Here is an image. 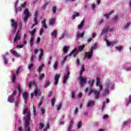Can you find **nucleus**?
<instances>
[{
    "label": "nucleus",
    "mask_w": 131,
    "mask_h": 131,
    "mask_svg": "<svg viewBox=\"0 0 131 131\" xmlns=\"http://www.w3.org/2000/svg\"><path fill=\"white\" fill-rule=\"evenodd\" d=\"M23 115L26 114V117L24 118V120L25 121V128L27 131H30L31 129L30 128V120L31 119V113H30V110L28 107H26L23 112Z\"/></svg>",
    "instance_id": "1"
},
{
    "label": "nucleus",
    "mask_w": 131,
    "mask_h": 131,
    "mask_svg": "<svg viewBox=\"0 0 131 131\" xmlns=\"http://www.w3.org/2000/svg\"><path fill=\"white\" fill-rule=\"evenodd\" d=\"M24 14L25 15L24 21H25V22H27V21H28V19H29V17H30V12H29L28 9L26 8L25 10Z\"/></svg>",
    "instance_id": "2"
},
{
    "label": "nucleus",
    "mask_w": 131,
    "mask_h": 131,
    "mask_svg": "<svg viewBox=\"0 0 131 131\" xmlns=\"http://www.w3.org/2000/svg\"><path fill=\"white\" fill-rule=\"evenodd\" d=\"M93 93H94L95 94V99H99V96H100V93H101V91H100V89L99 91L96 90H91L89 92V94L92 95Z\"/></svg>",
    "instance_id": "3"
},
{
    "label": "nucleus",
    "mask_w": 131,
    "mask_h": 131,
    "mask_svg": "<svg viewBox=\"0 0 131 131\" xmlns=\"http://www.w3.org/2000/svg\"><path fill=\"white\" fill-rule=\"evenodd\" d=\"M94 54V52L93 51H90V52H87L85 53L84 54V58L85 59H88V60H90L92 59L93 57V54Z\"/></svg>",
    "instance_id": "4"
},
{
    "label": "nucleus",
    "mask_w": 131,
    "mask_h": 131,
    "mask_svg": "<svg viewBox=\"0 0 131 131\" xmlns=\"http://www.w3.org/2000/svg\"><path fill=\"white\" fill-rule=\"evenodd\" d=\"M113 30V28H110L109 26L106 27V28H104L103 30H102V32H101V35H103V34H105L108 32V31H112Z\"/></svg>",
    "instance_id": "5"
},
{
    "label": "nucleus",
    "mask_w": 131,
    "mask_h": 131,
    "mask_svg": "<svg viewBox=\"0 0 131 131\" xmlns=\"http://www.w3.org/2000/svg\"><path fill=\"white\" fill-rule=\"evenodd\" d=\"M96 85V86H99L100 92H102V91H103V85L100 84V78L99 77L97 78Z\"/></svg>",
    "instance_id": "6"
},
{
    "label": "nucleus",
    "mask_w": 131,
    "mask_h": 131,
    "mask_svg": "<svg viewBox=\"0 0 131 131\" xmlns=\"http://www.w3.org/2000/svg\"><path fill=\"white\" fill-rule=\"evenodd\" d=\"M20 39H21V35L20 34V32L18 31L13 38V41L16 42L17 40H20Z\"/></svg>",
    "instance_id": "7"
},
{
    "label": "nucleus",
    "mask_w": 131,
    "mask_h": 131,
    "mask_svg": "<svg viewBox=\"0 0 131 131\" xmlns=\"http://www.w3.org/2000/svg\"><path fill=\"white\" fill-rule=\"evenodd\" d=\"M11 25L13 28H18V23L16 21H15L14 19H11Z\"/></svg>",
    "instance_id": "8"
},
{
    "label": "nucleus",
    "mask_w": 131,
    "mask_h": 131,
    "mask_svg": "<svg viewBox=\"0 0 131 131\" xmlns=\"http://www.w3.org/2000/svg\"><path fill=\"white\" fill-rule=\"evenodd\" d=\"M7 101L9 103H14V102H15V96L10 95L8 97Z\"/></svg>",
    "instance_id": "9"
},
{
    "label": "nucleus",
    "mask_w": 131,
    "mask_h": 131,
    "mask_svg": "<svg viewBox=\"0 0 131 131\" xmlns=\"http://www.w3.org/2000/svg\"><path fill=\"white\" fill-rule=\"evenodd\" d=\"M80 79L81 86H83V84H85V83H86V78L82 77H80Z\"/></svg>",
    "instance_id": "10"
},
{
    "label": "nucleus",
    "mask_w": 131,
    "mask_h": 131,
    "mask_svg": "<svg viewBox=\"0 0 131 131\" xmlns=\"http://www.w3.org/2000/svg\"><path fill=\"white\" fill-rule=\"evenodd\" d=\"M60 75L56 74L54 77V84L55 85H57L58 84V82H59V78H60Z\"/></svg>",
    "instance_id": "11"
},
{
    "label": "nucleus",
    "mask_w": 131,
    "mask_h": 131,
    "mask_svg": "<svg viewBox=\"0 0 131 131\" xmlns=\"http://www.w3.org/2000/svg\"><path fill=\"white\" fill-rule=\"evenodd\" d=\"M69 75H70V72L68 71L67 74L64 75L63 83H66L67 82V80L69 78Z\"/></svg>",
    "instance_id": "12"
},
{
    "label": "nucleus",
    "mask_w": 131,
    "mask_h": 131,
    "mask_svg": "<svg viewBox=\"0 0 131 131\" xmlns=\"http://www.w3.org/2000/svg\"><path fill=\"white\" fill-rule=\"evenodd\" d=\"M34 94L35 97H39V96L41 95V93L38 91V88H36L34 89Z\"/></svg>",
    "instance_id": "13"
},
{
    "label": "nucleus",
    "mask_w": 131,
    "mask_h": 131,
    "mask_svg": "<svg viewBox=\"0 0 131 131\" xmlns=\"http://www.w3.org/2000/svg\"><path fill=\"white\" fill-rule=\"evenodd\" d=\"M29 94L28 93L25 92H23V98L25 100V101H27L28 100V96Z\"/></svg>",
    "instance_id": "14"
},
{
    "label": "nucleus",
    "mask_w": 131,
    "mask_h": 131,
    "mask_svg": "<svg viewBox=\"0 0 131 131\" xmlns=\"http://www.w3.org/2000/svg\"><path fill=\"white\" fill-rule=\"evenodd\" d=\"M10 53H11V54H13V55L15 57H21V55L19 54L18 52H17L16 51L13 50V49H11L10 51Z\"/></svg>",
    "instance_id": "15"
},
{
    "label": "nucleus",
    "mask_w": 131,
    "mask_h": 131,
    "mask_svg": "<svg viewBox=\"0 0 131 131\" xmlns=\"http://www.w3.org/2000/svg\"><path fill=\"white\" fill-rule=\"evenodd\" d=\"M110 84H111V83H107L106 84V89H105L104 91V93H103V96H105L107 94H109V90H108V89H109V86H110Z\"/></svg>",
    "instance_id": "16"
},
{
    "label": "nucleus",
    "mask_w": 131,
    "mask_h": 131,
    "mask_svg": "<svg viewBox=\"0 0 131 131\" xmlns=\"http://www.w3.org/2000/svg\"><path fill=\"white\" fill-rule=\"evenodd\" d=\"M73 56V57H76L77 56V52H76V49H74L72 50L71 53L69 54V56Z\"/></svg>",
    "instance_id": "17"
},
{
    "label": "nucleus",
    "mask_w": 131,
    "mask_h": 131,
    "mask_svg": "<svg viewBox=\"0 0 131 131\" xmlns=\"http://www.w3.org/2000/svg\"><path fill=\"white\" fill-rule=\"evenodd\" d=\"M33 22H34L35 24H33L32 25L31 29H33V28L34 27V26H36V25H37V24H38V21L37 20V18L34 17Z\"/></svg>",
    "instance_id": "18"
},
{
    "label": "nucleus",
    "mask_w": 131,
    "mask_h": 131,
    "mask_svg": "<svg viewBox=\"0 0 131 131\" xmlns=\"http://www.w3.org/2000/svg\"><path fill=\"white\" fill-rule=\"evenodd\" d=\"M72 126H73V121H71L68 127V131H74V129L72 130Z\"/></svg>",
    "instance_id": "19"
},
{
    "label": "nucleus",
    "mask_w": 131,
    "mask_h": 131,
    "mask_svg": "<svg viewBox=\"0 0 131 131\" xmlns=\"http://www.w3.org/2000/svg\"><path fill=\"white\" fill-rule=\"evenodd\" d=\"M40 53L39 57V61H41L42 59V57H43V50L40 49Z\"/></svg>",
    "instance_id": "20"
},
{
    "label": "nucleus",
    "mask_w": 131,
    "mask_h": 131,
    "mask_svg": "<svg viewBox=\"0 0 131 131\" xmlns=\"http://www.w3.org/2000/svg\"><path fill=\"white\" fill-rule=\"evenodd\" d=\"M33 41H34V37L33 36H31L30 40V45L32 48L33 47Z\"/></svg>",
    "instance_id": "21"
},
{
    "label": "nucleus",
    "mask_w": 131,
    "mask_h": 131,
    "mask_svg": "<svg viewBox=\"0 0 131 131\" xmlns=\"http://www.w3.org/2000/svg\"><path fill=\"white\" fill-rule=\"evenodd\" d=\"M95 83V80L92 79V80H90V82H89V88H90V89H92V88H93V86H94V83Z\"/></svg>",
    "instance_id": "22"
},
{
    "label": "nucleus",
    "mask_w": 131,
    "mask_h": 131,
    "mask_svg": "<svg viewBox=\"0 0 131 131\" xmlns=\"http://www.w3.org/2000/svg\"><path fill=\"white\" fill-rule=\"evenodd\" d=\"M83 25H84V19H83L81 23L78 25V28L81 29V28L83 27Z\"/></svg>",
    "instance_id": "23"
},
{
    "label": "nucleus",
    "mask_w": 131,
    "mask_h": 131,
    "mask_svg": "<svg viewBox=\"0 0 131 131\" xmlns=\"http://www.w3.org/2000/svg\"><path fill=\"white\" fill-rule=\"evenodd\" d=\"M57 34H58V32L57 31V30H55L52 33L51 35L56 38V37H57Z\"/></svg>",
    "instance_id": "24"
},
{
    "label": "nucleus",
    "mask_w": 131,
    "mask_h": 131,
    "mask_svg": "<svg viewBox=\"0 0 131 131\" xmlns=\"http://www.w3.org/2000/svg\"><path fill=\"white\" fill-rule=\"evenodd\" d=\"M91 106H95V102L94 101H90L88 103L87 106L91 107Z\"/></svg>",
    "instance_id": "25"
},
{
    "label": "nucleus",
    "mask_w": 131,
    "mask_h": 131,
    "mask_svg": "<svg viewBox=\"0 0 131 131\" xmlns=\"http://www.w3.org/2000/svg\"><path fill=\"white\" fill-rule=\"evenodd\" d=\"M43 66H45V64H42L39 67L37 70V71L39 73H40V72H41V71L42 70V68H43Z\"/></svg>",
    "instance_id": "26"
},
{
    "label": "nucleus",
    "mask_w": 131,
    "mask_h": 131,
    "mask_svg": "<svg viewBox=\"0 0 131 131\" xmlns=\"http://www.w3.org/2000/svg\"><path fill=\"white\" fill-rule=\"evenodd\" d=\"M84 48H85V45H83L82 46H80L79 47V52H82V51H83V50H84Z\"/></svg>",
    "instance_id": "27"
},
{
    "label": "nucleus",
    "mask_w": 131,
    "mask_h": 131,
    "mask_svg": "<svg viewBox=\"0 0 131 131\" xmlns=\"http://www.w3.org/2000/svg\"><path fill=\"white\" fill-rule=\"evenodd\" d=\"M41 24L43 27H45L46 29L48 28V26H47V24H46V19H43L41 21Z\"/></svg>",
    "instance_id": "28"
},
{
    "label": "nucleus",
    "mask_w": 131,
    "mask_h": 131,
    "mask_svg": "<svg viewBox=\"0 0 131 131\" xmlns=\"http://www.w3.org/2000/svg\"><path fill=\"white\" fill-rule=\"evenodd\" d=\"M35 32H36V29H33L32 31H29V33H30V34H31L32 36L33 35H34V34H35Z\"/></svg>",
    "instance_id": "29"
},
{
    "label": "nucleus",
    "mask_w": 131,
    "mask_h": 131,
    "mask_svg": "<svg viewBox=\"0 0 131 131\" xmlns=\"http://www.w3.org/2000/svg\"><path fill=\"white\" fill-rule=\"evenodd\" d=\"M98 47H97V44H94V46H92V47H91V51L92 52H92L93 53H94V50H96L97 48Z\"/></svg>",
    "instance_id": "30"
},
{
    "label": "nucleus",
    "mask_w": 131,
    "mask_h": 131,
    "mask_svg": "<svg viewBox=\"0 0 131 131\" xmlns=\"http://www.w3.org/2000/svg\"><path fill=\"white\" fill-rule=\"evenodd\" d=\"M79 16V13L77 12V13H75L73 15V20H74V19H75L76 17H78Z\"/></svg>",
    "instance_id": "31"
},
{
    "label": "nucleus",
    "mask_w": 131,
    "mask_h": 131,
    "mask_svg": "<svg viewBox=\"0 0 131 131\" xmlns=\"http://www.w3.org/2000/svg\"><path fill=\"white\" fill-rule=\"evenodd\" d=\"M43 127H45V124L40 122L39 124V129H42Z\"/></svg>",
    "instance_id": "32"
},
{
    "label": "nucleus",
    "mask_w": 131,
    "mask_h": 131,
    "mask_svg": "<svg viewBox=\"0 0 131 131\" xmlns=\"http://www.w3.org/2000/svg\"><path fill=\"white\" fill-rule=\"evenodd\" d=\"M16 76H17V75H16V74H13V76L11 79V81H12L13 82H15V81H16Z\"/></svg>",
    "instance_id": "33"
},
{
    "label": "nucleus",
    "mask_w": 131,
    "mask_h": 131,
    "mask_svg": "<svg viewBox=\"0 0 131 131\" xmlns=\"http://www.w3.org/2000/svg\"><path fill=\"white\" fill-rule=\"evenodd\" d=\"M123 49V47L122 46H119L116 47V50H117L118 52H121V50Z\"/></svg>",
    "instance_id": "34"
},
{
    "label": "nucleus",
    "mask_w": 131,
    "mask_h": 131,
    "mask_svg": "<svg viewBox=\"0 0 131 131\" xmlns=\"http://www.w3.org/2000/svg\"><path fill=\"white\" fill-rule=\"evenodd\" d=\"M52 13H54V14H55V13L57 12V7L53 6L52 9Z\"/></svg>",
    "instance_id": "35"
},
{
    "label": "nucleus",
    "mask_w": 131,
    "mask_h": 131,
    "mask_svg": "<svg viewBox=\"0 0 131 131\" xmlns=\"http://www.w3.org/2000/svg\"><path fill=\"white\" fill-rule=\"evenodd\" d=\"M55 22H56V19L55 18L51 19L50 21V25H53V24H54V23H55Z\"/></svg>",
    "instance_id": "36"
},
{
    "label": "nucleus",
    "mask_w": 131,
    "mask_h": 131,
    "mask_svg": "<svg viewBox=\"0 0 131 131\" xmlns=\"http://www.w3.org/2000/svg\"><path fill=\"white\" fill-rule=\"evenodd\" d=\"M43 101V97L41 96L40 98V102L39 103V106H41L42 104V102Z\"/></svg>",
    "instance_id": "37"
},
{
    "label": "nucleus",
    "mask_w": 131,
    "mask_h": 131,
    "mask_svg": "<svg viewBox=\"0 0 131 131\" xmlns=\"http://www.w3.org/2000/svg\"><path fill=\"white\" fill-rule=\"evenodd\" d=\"M50 83H51V81H48L44 85V87L45 88V89H47L48 86H49Z\"/></svg>",
    "instance_id": "38"
},
{
    "label": "nucleus",
    "mask_w": 131,
    "mask_h": 131,
    "mask_svg": "<svg viewBox=\"0 0 131 131\" xmlns=\"http://www.w3.org/2000/svg\"><path fill=\"white\" fill-rule=\"evenodd\" d=\"M16 86H17L18 91L19 93H21L22 92V90H21V87H20V85L19 84H17Z\"/></svg>",
    "instance_id": "39"
},
{
    "label": "nucleus",
    "mask_w": 131,
    "mask_h": 131,
    "mask_svg": "<svg viewBox=\"0 0 131 131\" xmlns=\"http://www.w3.org/2000/svg\"><path fill=\"white\" fill-rule=\"evenodd\" d=\"M83 35H84V32H82L81 34H79V33H78V34H77V36L78 37H83Z\"/></svg>",
    "instance_id": "40"
},
{
    "label": "nucleus",
    "mask_w": 131,
    "mask_h": 131,
    "mask_svg": "<svg viewBox=\"0 0 131 131\" xmlns=\"http://www.w3.org/2000/svg\"><path fill=\"white\" fill-rule=\"evenodd\" d=\"M129 103H131V95H130V96H129V99H128V100L127 101L126 106H128V105L129 104Z\"/></svg>",
    "instance_id": "41"
},
{
    "label": "nucleus",
    "mask_w": 131,
    "mask_h": 131,
    "mask_svg": "<svg viewBox=\"0 0 131 131\" xmlns=\"http://www.w3.org/2000/svg\"><path fill=\"white\" fill-rule=\"evenodd\" d=\"M63 52L64 53H68V47L64 46L63 47Z\"/></svg>",
    "instance_id": "42"
},
{
    "label": "nucleus",
    "mask_w": 131,
    "mask_h": 131,
    "mask_svg": "<svg viewBox=\"0 0 131 131\" xmlns=\"http://www.w3.org/2000/svg\"><path fill=\"white\" fill-rule=\"evenodd\" d=\"M21 10H22V9L21 8V7H17L15 9L16 13H18V12H21Z\"/></svg>",
    "instance_id": "43"
},
{
    "label": "nucleus",
    "mask_w": 131,
    "mask_h": 131,
    "mask_svg": "<svg viewBox=\"0 0 131 131\" xmlns=\"http://www.w3.org/2000/svg\"><path fill=\"white\" fill-rule=\"evenodd\" d=\"M105 41H106V42L107 43V47H110V46H111V42H110V41H109V40H108L107 39H105Z\"/></svg>",
    "instance_id": "44"
},
{
    "label": "nucleus",
    "mask_w": 131,
    "mask_h": 131,
    "mask_svg": "<svg viewBox=\"0 0 131 131\" xmlns=\"http://www.w3.org/2000/svg\"><path fill=\"white\" fill-rule=\"evenodd\" d=\"M49 6H50V3H49V2H47L43 6V9H46L47 7H49Z\"/></svg>",
    "instance_id": "45"
},
{
    "label": "nucleus",
    "mask_w": 131,
    "mask_h": 131,
    "mask_svg": "<svg viewBox=\"0 0 131 131\" xmlns=\"http://www.w3.org/2000/svg\"><path fill=\"white\" fill-rule=\"evenodd\" d=\"M118 19V15H116L114 17H113V20L114 22H116L117 19Z\"/></svg>",
    "instance_id": "46"
},
{
    "label": "nucleus",
    "mask_w": 131,
    "mask_h": 131,
    "mask_svg": "<svg viewBox=\"0 0 131 131\" xmlns=\"http://www.w3.org/2000/svg\"><path fill=\"white\" fill-rule=\"evenodd\" d=\"M33 109L34 111V116L36 115V110L35 109V106L34 105L33 106Z\"/></svg>",
    "instance_id": "47"
},
{
    "label": "nucleus",
    "mask_w": 131,
    "mask_h": 131,
    "mask_svg": "<svg viewBox=\"0 0 131 131\" xmlns=\"http://www.w3.org/2000/svg\"><path fill=\"white\" fill-rule=\"evenodd\" d=\"M72 98L73 99H75V92L74 91L72 92Z\"/></svg>",
    "instance_id": "48"
},
{
    "label": "nucleus",
    "mask_w": 131,
    "mask_h": 131,
    "mask_svg": "<svg viewBox=\"0 0 131 131\" xmlns=\"http://www.w3.org/2000/svg\"><path fill=\"white\" fill-rule=\"evenodd\" d=\"M57 67H58V61H55L54 64V69H56Z\"/></svg>",
    "instance_id": "49"
},
{
    "label": "nucleus",
    "mask_w": 131,
    "mask_h": 131,
    "mask_svg": "<svg viewBox=\"0 0 131 131\" xmlns=\"http://www.w3.org/2000/svg\"><path fill=\"white\" fill-rule=\"evenodd\" d=\"M20 69H21V67H19L16 72V74H15L16 75H18L19 74V72L20 71Z\"/></svg>",
    "instance_id": "50"
},
{
    "label": "nucleus",
    "mask_w": 131,
    "mask_h": 131,
    "mask_svg": "<svg viewBox=\"0 0 131 131\" xmlns=\"http://www.w3.org/2000/svg\"><path fill=\"white\" fill-rule=\"evenodd\" d=\"M62 108V103H60L58 106H57V111H59Z\"/></svg>",
    "instance_id": "51"
},
{
    "label": "nucleus",
    "mask_w": 131,
    "mask_h": 131,
    "mask_svg": "<svg viewBox=\"0 0 131 131\" xmlns=\"http://www.w3.org/2000/svg\"><path fill=\"white\" fill-rule=\"evenodd\" d=\"M40 111H41L42 114H45V113H46V111H45V109H43V108L42 107L40 108Z\"/></svg>",
    "instance_id": "52"
},
{
    "label": "nucleus",
    "mask_w": 131,
    "mask_h": 131,
    "mask_svg": "<svg viewBox=\"0 0 131 131\" xmlns=\"http://www.w3.org/2000/svg\"><path fill=\"white\" fill-rule=\"evenodd\" d=\"M3 57L4 58V62L5 64H8V59L6 58V56L4 55Z\"/></svg>",
    "instance_id": "53"
},
{
    "label": "nucleus",
    "mask_w": 131,
    "mask_h": 131,
    "mask_svg": "<svg viewBox=\"0 0 131 131\" xmlns=\"http://www.w3.org/2000/svg\"><path fill=\"white\" fill-rule=\"evenodd\" d=\"M24 47V45H17L16 46V48H19V49H23Z\"/></svg>",
    "instance_id": "54"
},
{
    "label": "nucleus",
    "mask_w": 131,
    "mask_h": 131,
    "mask_svg": "<svg viewBox=\"0 0 131 131\" xmlns=\"http://www.w3.org/2000/svg\"><path fill=\"white\" fill-rule=\"evenodd\" d=\"M52 105L55 106V98H52L51 100Z\"/></svg>",
    "instance_id": "55"
},
{
    "label": "nucleus",
    "mask_w": 131,
    "mask_h": 131,
    "mask_svg": "<svg viewBox=\"0 0 131 131\" xmlns=\"http://www.w3.org/2000/svg\"><path fill=\"white\" fill-rule=\"evenodd\" d=\"M33 67V63H31V64L29 65L28 69H29V70H30L31 69H32Z\"/></svg>",
    "instance_id": "56"
},
{
    "label": "nucleus",
    "mask_w": 131,
    "mask_h": 131,
    "mask_svg": "<svg viewBox=\"0 0 131 131\" xmlns=\"http://www.w3.org/2000/svg\"><path fill=\"white\" fill-rule=\"evenodd\" d=\"M45 74H42L40 76V80H42L43 78H45Z\"/></svg>",
    "instance_id": "57"
},
{
    "label": "nucleus",
    "mask_w": 131,
    "mask_h": 131,
    "mask_svg": "<svg viewBox=\"0 0 131 131\" xmlns=\"http://www.w3.org/2000/svg\"><path fill=\"white\" fill-rule=\"evenodd\" d=\"M129 25H130V23H128L126 24V26L124 27V28L127 29L129 27Z\"/></svg>",
    "instance_id": "58"
},
{
    "label": "nucleus",
    "mask_w": 131,
    "mask_h": 131,
    "mask_svg": "<svg viewBox=\"0 0 131 131\" xmlns=\"http://www.w3.org/2000/svg\"><path fill=\"white\" fill-rule=\"evenodd\" d=\"M34 16H35V18H37V17L38 16V11H35Z\"/></svg>",
    "instance_id": "59"
},
{
    "label": "nucleus",
    "mask_w": 131,
    "mask_h": 131,
    "mask_svg": "<svg viewBox=\"0 0 131 131\" xmlns=\"http://www.w3.org/2000/svg\"><path fill=\"white\" fill-rule=\"evenodd\" d=\"M81 125H82V124L80 122L78 123L77 127L78 128H80L81 127Z\"/></svg>",
    "instance_id": "60"
},
{
    "label": "nucleus",
    "mask_w": 131,
    "mask_h": 131,
    "mask_svg": "<svg viewBox=\"0 0 131 131\" xmlns=\"http://www.w3.org/2000/svg\"><path fill=\"white\" fill-rule=\"evenodd\" d=\"M103 22H104V19H100L98 21V24L99 25H101V23H103Z\"/></svg>",
    "instance_id": "61"
},
{
    "label": "nucleus",
    "mask_w": 131,
    "mask_h": 131,
    "mask_svg": "<svg viewBox=\"0 0 131 131\" xmlns=\"http://www.w3.org/2000/svg\"><path fill=\"white\" fill-rule=\"evenodd\" d=\"M40 42V37H38L36 41L35 42V43H38Z\"/></svg>",
    "instance_id": "62"
},
{
    "label": "nucleus",
    "mask_w": 131,
    "mask_h": 131,
    "mask_svg": "<svg viewBox=\"0 0 131 131\" xmlns=\"http://www.w3.org/2000/svg\"><path fill=\"white\" fill-rule=\"evenodd\" d=\"M109 16H110L109 14H107V13L104 14V17H105L106 19H109Z\"/></svg>",
    "instance_id": "63"
},
{
    "label": "nucleus",
    "mask_w": 131,
    "mask_h": 131,
    "mask_svg": "<svg viewBox=\"0 0 131 131\" xmlns=\"http://www.w3.org/2000/svg\"><path fill=\"white\" fill-rule=\"evenodd\" d=\"M18 129L19 131H25L24 129H23V128H22L21 126H19Z\"/></svg>",
    "instance_id": "64"
}]
</instances>
